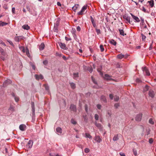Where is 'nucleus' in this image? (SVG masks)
Here are the masks:
<instances>
[{
  "label": "nucleus",
  "mask_w": 156,
  "mask_h": 156,
  "mask_svg": "<svg viewBox=\"0 0 156 156\" xmlns=\"http://www.w3.org/2000/svg\"><path fill=\"white\" fill-rule=\"evenodd\" d=\"M133 154H134V155L135 156H136L137 155V151H136L135 149H133Z\"/></svg>",
  "instance_id": "864d4df0"
},
{
  "label": "nucleus",
  "mask_w": 156,
  "mask_h": 156,
  "mask_svg": "<svg viewBox=\"0 0 156 156\" xmlns=\"http://www.w3.org/2000/svg\"><path fill=\"white\" fill-rule=\"evenodd\" d=\"M31 108L32 111L33 112V115L34 116L35 115V108H34V102H31Z\"/></svg>",
  "instance_id": "f8f14e48"
},
{
  "label": "nucleus",
  "mask_w": 156,
  "mask_h": 156,
  "mask_svg": "<svg viewBox=\"0 0 156 156\" xmlns=\"http://www.w3.org/2000/svg\"><path fill=\"white\" fill-rule=\"evenodd\" d=\"M86 136L87 137L90 139L92 138V136L89 133H86L85 134Z\"/></svg>",
  "instance_id": "79ce46f5"
},
{
  "label": "nucleus",
  "mask_w": 156,
  "mask_h": 156,
  "mask_svg": "<svg viewBox=\"0 0 156 156\" xmlns=\"http://www.w3.org/2000/svg\"><path fill=\"white\" fill-rule=\"evenodd\" d=\"M148 2L150 4V5L151 7H152L154 5V1L153 0H151L150 1H148Z\"/></svg>",
  "instance_id": "4be33fe9"
},
{
  "label": "nucleus",
  "mask_w": 156,
  "mask_h": 156,
  "mask_svg": "<svg viewBox=\"0 0 156 156\" xmlns=\"http://www.w3.org/2000/svg\"><path fill=\"white\" fill-rule=\"evenodd\" d=\"M101 100L103 101L104 102H106L107 100L105 96L102 95L101 97Z\"/></svg>",
  "instance_id": "393cba45"
},
{
  "label": "nucleus",
  "mask_w": 156,
  "mask_h": 156,
  "mask_svg": "<svg viewBox=\"0 0 156 156\" xmlns=\"http://www.w3.org/2000/svg\"><path fill=\"white\" fill-rule=\"evenodd\" d=\"M78 5H77V6L75 5L73 6L72 7V9L75 12L76 11V10L77 9V8H78Z\"/></svg>",
  "instance_id": "4c0bfd02"
},
{
  "label": "nucleus",
  "mask_w": 156,
  "mask_h": 156,
  "mask_svg": "<svg viewBox=\"0 0 156 156\" xmlns=\"http://www.w3.org/2000/svg\"><path fill=\"white\" fill-rule=\"evenodd\" d=\"M148 95L151 98H153L154 96V92L152 90H150L148 93Z\"/></svg>",
  "instance_id": "1a4fd4ad"
},
{
  "label": "nucleus",
  "mask_w": 156,
  "mask_h": 156,
  "mask_svg": "<svg viewBox=\"0 0 156 156\" xmlns=\"http://www.w3.org/2000/svg\"><path fill=\"white\" fill-rule=\"evenodd\" d=\"M136 81L137 83H140L141 82V80H140L139 78L136 79Z\"/></svg>",
  "instance_id": "0e129e2a"
},
{
  "label": "nucleus",
  "mask_w": 156,
  "mask_h": 156,
  "mask_svg": "<svg viewBox=\"0 0 156 156\" xmlns=\"http://www.w3.org/2000/svg\"><path fill=\"white\" fill-rule=\"evenodd\" d=\"M119 154L121 156H126L125 154L123 153H120Z\"/></svg>",
  "instance_id": "774afa93"
},
{
  "label": "nucleus",
  "mask_w": 156,
  "mask_h": 156,
  "mask_svg": "<svg viewBox=\"0 0 156 156\" xmlns=\"http://www.w3.org/2000/svg\"><path fill=\"white\" fill-rule=\"evenodd\" d=\"M119 106V105L118 103H116L114 105V107L115 108H117Z\"/></svg>",
  "instance_id": "3c124183"
},
{
  "label": "nucleus",
  "mask_w": 156,
  "mask_h": 156,
  "mask_svg": "<svg viewBox=\"0 0 156 156\" xmlns=\"http://www.w3.org/2000/svg\"><path fill=\"white\" fill-rule=\"evenodd\" d=\"M44 47V45L43 43H42L39 46V48L40 50H42Z\"/></svg>",
  "instance_id": "aec40b11"
},
{
  "label": "nucleus",
  "mask_w": 156,
  "mask_h": 156,
  "mask_svg": "<svg viewBox=\"0 0 156 156\" xmlns=\"http://www.w3.org/2000/svg\"><path fill=\"white\" fill-rule=\"evenodd\" d=\"M35 78L36 80L43 79L44 78L43 76L41 75H38L36 74L35 75Z\"/></svg>",
  "instance_id": "ddd939ff"
},
{
  "label": "nucleus",
  "mask_w": 156,
  "mask_h": 156,
  "mask_svg": "<svg viewBox=\"0 0 156 156\" xmlns=\"http://www.w3.org/2000/svg\"><path fill=\"white\" fill-rule=\"evenodd\" d=\"M84 151L86 153H88L90 151V150L88 148H86L85 149Z\"/></svg>",
  "instance_id": "de8ad7c7"
},
{
  "label": "nucleus",
  "mask_w": 156,
  "mask_h": 156,
  "mask_svg": "<svg viewBox=\"0 0 156 156\" xmlns=\"http://www.w3.org/2000/svg\"><path fill=\"white\" fill-rule=\"evenodd\" d=\"M59 45L61 48L62 49L64 50H66L67 49V47H66V44H65L60 43L59 44Z\"/></svg>",
  "instance_id": "2eb2a0df"
},
{
  "label": "nucleus",
  "mask_w": 156,
  "mask_h": 156,
  "mask_svg": "<svg viewBox=\"0 0 156 156\" xmlns=\"http://www.w3.org/2000/svg\"><path fill=\"white\" fill-rule=\"evenodd\" d=\"M101 51L103 52L104 50V48L103 46L102 45H101L100 46Z\"/></svg>",
  "instance_id": "a19ab883"
},
{
  "label": "nucleus",
  "mask_w": 156,
  "mask_h": 156,
  "mask_svg": "<svg viewBox=\"0 0 156 156\" xmlns=\"http://www.w3.org/2000/svg\"><path fill=\"white\" fill-rule=\"evenodd\" d=\"M149 123L151 124H154V122L153 120V119L151 118L149 120Z\"/></svg>",
  "instance_id": "ea45409f"
},
{
  "label": "nucleus",
  "mask_w": 156,
  "mask_h": 156,
  "mask_svg": "<svg viewBox=\"0 0 156 156\" xmlns=\"http://www.w3.org/2000/svg\"><path fill=\"white\" fill-rule=\"evenodd\" d=\"M92 80L93 81V82H94V83L95 84H97V83L96 81H95V79L93 78V77H91Z\"/></svg>",
  "instance_id": "5fc2aeb1"
},
{
  "label": "nucleus",
  "mask_w": 156,
  "mask_h": 156,
  "mask_svg": "<svg viewBox=\"0 0 156 156\" xmlns=\"http://www.w3.org/2000/svg\"><path fill=\"white\" fill-rule=\"evenodd\" d=\"M26 126L23 124H21L19 126L20 129L22 131H25L26 130Z\"/></svg>",
  "instance_id": "9d476101"
},
{
  "label": "nucleus",
  "mask_w": 156,
  "mask_h": 156,
  "mask_svg": "<svg viewBox=\"0 0 156 156\" xmlns=\"http://www.w3.org/2000/svg\"><path fill=\"white\" fill-rule=\"evenodd\" d=\"M149 88V86L147 85H146L145 87L144 88V91H146L148 90Z\"/></svg>",
  "instance_id": "e433bc0d"
},
{
  "label": "nucleus",
  "mask_w": 156,
  "mask_h": 156,
  "mask_svg": "<svg viewBox=\"0 0 156 156\" xmlns=\"http://www.w3.org/2000/svg\"><path fill=\"white\" fill-rule=\"evenodd\" d=\"M70 108L71 111H72L74 112H76V106L73 105H71Z\"/></svg>",
  "instance_id": "dca6fc26"
},
{
  "label": "nucleus",
  "mask_w": 156,
  "mask_h": 156,
  "mask_svg": "<svg viewBox=\"0 0 156 156\" xmlns=\"http://www.w3.org/2000/svg\"><path fill=\"white\" fill-rule=\"evenodd\" d=\"M95 140L98 143H100L102 141V139L100 136H95Z\"/></svg>",
  "instance_id": "9b49d317"
},
{
  "label": "nucleus",
  "mask_w": 156,
  "mask_h": 156,
  "mask_svg": "<svg viewBox=\"0 0 156 156\" xmlns=\"http://www.w3.org/2000/svg\"><path fill=\"white\" fill-rule=\"evenodd\" d=\"M119 99V97L118 96L115 95V96L114 100L115 101H118Z\"/></svg>",
  "instance_id": "72a5a7b5"
},
{
  "label": "nucleus",
  "mask_w": 156,
  "mask_h": 156,
  "mask_svg": "<svg viewBox=\"0 0 156 156\" xmlns=\"http://www.w3.org/2000/svg\"><path fill=\"white\" fill-rule=\"evenodd\" d=\"M25 38V37L23 36H17L16 37H15V41L19 42L21 40H23Z\"/></svg>",
  "instance_id": "0eeeda50"
},
{
  "label": "nucleus",
  "mask_w": 156,
  "mask_h": 156,
  "mask_svg": "<svg viewBox=\"0 0 156 156\" xmlns=\"http://www.w3.org/2000/svg\"><path fill=\"white\" fill-rule=\"evenodd\" d=\"M22 27L24 29L26 30H28L30 28V27L27 24H26L23 26Z\"/></svg>",
  "instance_id": "6ab92c4d"
},
{
  "label": "nucleus",
  "mask_w": 156,
  "mask_h": 156,
  "mask_svg": "<svg viewBox=\"0 0 156 156\" xmlns=\"http://www.w3.org/2000/svg\"><path fill=\"white\" fill-rule=\"evenodd\" d=\"M85 110L87 112L88 111V106H87V105H85Z\"/></svg>",
  "instance_id": "e2e57ef3"
},
{
  "label": "nucleus",
  "mask_w": 156,
  "mask_h": 156,
  "mask_svg": "<svg viewBox=\"0 0 156 156\" xmlns=\"http://www.w3.org/2000/svg\"><path fill=\"white\" fill-rule=\"evenodd\" d=\"M95 126L99 129H102V126L101 125L98 123L97 122H95Z\"/></svg>",
  "instance_id": "f3484780"
},
{
  "label": "nucleus",
  "mask_w": 156,
  "mask_h": 156,
  "mask_svg": "<svg viewBox=\"0 0 156 156\" xmlns=\"http://www.w3.org/2000/svg\"><path fill=\"white\" fill-rule=\"evenodd\" d=\"M27 55L29 57L30 56V53L28 49L26 48L25 50V51Z\"/></svg>",
  "instance_id": "c756f323"
},
{
  "label": "nucleus",
  "mask_w": 156,
  "mask_h": 156,
  "mask_svg": "<svg viewBox=\"0 0 156 156\" xmlns=\"http://www.w3.org/2000/svg\"><path fill=\"white\" fill-rule=\"evenodd\" d=\"M97 108L99 109H101V105H100V104H98L97 105Z\"/></svg>",
  "instance_id": "4d7b16f0"
},
{
  "label": "nucleus",
  "mask_w": 156,
  "mask_h": 156,
  "mask_svg": "<svg viewBox=\"0 0 156 156\" xmlns=\"http://www.w3.org/2000/svg\"><path fill=\"white\" fill-rule=\"evenodd\" d=\"M109 42L111 44L114 45H116L117 44L116 42L113 39H111L109 41Z\"/></svg>",
  "instance_id": "412c9836"
},
{
  "label": "nucleus",
  "mask_w": 156,
  "mask_h": 156,
  "mask_svg": "<svg viewBox=\"0 0 156 156\" xmlns=\"http://www.w3.org/2000/svg\"><path fill=\"white\" fill-rule=\"evenodd\" d=\"M44 86L45 87V90L47 91L49 90V87L48 86L47 84H44Z\"/></svg>",
  "instance_id": "c9c22d12"
},
{
  "label": "nucleus",
  "mask_w": 156,
  "mask_h": 156,
  "mask_svg": "<svg viewBox=\"0 0 156 156\" xmlns=\"http://www.w3.org/2000/svg\"><path fill=\"white\" fill-rule=\"evenodd\" d=\"M0 58L3 60H4L5 59V58L7 56V54L6 53L5 51L1 53Z\"/></svg>",
  "instance_id": "7ed1b4c3"
},
{
  "label": "nucleus",
  "mask_w": 156,
  "mask_h": 156,
  "mask_svg": "<svg viewBox=\"0 0 156 156\" xmlns=\"http://www.w3.org/2000/svg\"><path fill=\"white\" fill-rule=\"evenodd\" d=\"M95 29L97 32V33L98 35H99V34L101 33V31L100 29H97V28H95Z\"/></svg>",
  "instance_id": "37998d69"
},
{
  "label": "nucleus",
  "mask_w": 156,
  "mask_h": 156,
  "mask_svg": "<svg viewBox=\"0 0 156 156\" xmlns=\"http://www.w3.org/2000/svg\"><path fill=\"white\" fill-rule=\"evenodd\" d=\"M65 38L66 40V41H70V40H71V38H69V37H65Z\"/></svg>",
  "instance_id": "13d9d810"
},
{
  "label": "nucleus",
  "mask_w": 156,
  "mask_h": 156,
  "mask_svg": "<svg viewBox=\"0 0 156 156\" xmlns=\"http://www.w3.org/2000/svg\"><path fill=\"white\" fill-rule=\"evenodd\" d=\"M142 11H144V12H146V9H145V8L144 7H142Z\"/></svg>",
  "instance_id": "338daca9"
},
{
  "label": "nucleus",
  "mask_w": 156,
  "mask_h": 156,
  "mask_svg": "<svg viewBox=\"0 0 156 156\" xmlns=\"http://www.w3.org/2000/svg\"><path fill=\"white\" fill-rule=\"evenodd\" d=\"M153 140L152 138H150L149 139V142L150 144H152L153 142Z\"/></svg>",
  "instance_id": "6e6d98bb"
},
{
  "label": "nucleus",
  "mask_w": 156,
  "mask_h": 156,
  "mask_svg": "<svg viewBox=\"0 0 156 156\" xmlns=\"http://www.w3.org/2000/svg\"><path fill=\"white\" fill-rule=\"evenodd\" d=\"M142 70L144 72H145L146 75L147 76H149L150 75V73L147 67H144L142 68Z\"/></svg>",
  "instance_id": "6e6552de"
},
{
  "label": "nucleus",
  "mask_w": 156,
  "mask_h": 156,
  "mask_svg": "<svg viewBox=\"0 0 156 156\" xmlns=\"http://www.w3.org/2000/svg\"><path fill=\"white\" fill-rule=\"evenodd\" d=\"M109 97L112 100L113 98V95L112 94H110L109 95Z\"/></svg>",
  "instance_id": "603ef678"
},
{
  "label": "nucleus",
  "mask_w": 156,
  "mask_h": 156,
  "mask_svg": "<svg viewBox=\"0 0 156 156\" xmlns=\"http://www.w3.org/2000/svg\"><path fill=\"white\" fill-rule=\"evenodd\" d=\"M119 31L120 34L121 35L124 36L125 35H126V34H125L124 32V31L123 30L119 29Z\"/></svg>",
  "instance_id": "5701e85b"
},
{
  "label": "nucleus",
  "mask_w": 156,
  "mask_h": 156,
  "mask_svg": "<svg viewBox=\"0 0 156 156\" xmlns=\"http://www.w3.org/2000/svg\"><path fill=\"white\" fill-rule=\"evenodd\" d=\"M43 63L45 65H46L48 63V61L47 60H45L43 61Z\"/></svg>",
  "instance_id": "8fccbe9b"
},
{
  "label": "nucleus",
  "mask_w": 156,
  "mask_h": 156,
  "mask_svg": "<svg viewBox=\"0 0 156 156\" xmlns=\"http://www.w3.org/2000/svg\"><path fill=\"white\" fill-rule=\"evenodd\" d=\"M19 48L20 50H21L23 53L25 52V50L24 47L23 46H19Z\"/></svg>",
  "instance_id": "c85d7f7f"
},
{
  "label": "nucleus",
  "mask_w": 156,
  "mask_h": 156,
  "mask_svg": "<svg viewBox=\"0 0 156 156\" xmlns=\"http://www.w3.org/2000/svg\"><path fill=\"white\" fill-rule=\"evenodd\" d=\"M142 114L141 113H140L137 114L135 118V120L136 121H140L142 117Z\"/></svg>",
  "instance_id": "f03ea898"
},
{
  "label": "nucleus",
  "mask_w": 156,
  "mask_h": 156,
  "mask_svg": "<svg viewBox=\"0 0 156 156\" xmlns=\"http://www.w3.org/2000/svg\"><path fill=\"white\" fill-rule=\"evenodd\" d=\"M15 101L16 102H17L19 100V98L18 97H15L14 98Z\"/></svg>",
  "instance_id": "052dcab7"
},
{
  "label": "nucleus",
  "mask_w": 156,
  "mask_h": 156,
  "mask_svg": "<svg viewBox=\"0 0 156 156\" xmlns=\"http://www.w3.org/2000/svg\"><path fill=\"white\" fill-rule=\"evenodd\" d=\"M131 15L132 16L133 18V19H134L135 20V22H139L140 21V20L138 17L134 16L132 13H131Z\"/></svg>",
  "instance_id": "4468645a"
},
{
  "label": "nucleus",
  "mask_w": 156,
  "mask_h": 156,
  "mask_svg": "<svg viewBox=\"0 0 156 156\" xmlns=\"http://www.w3.org/2000/svg\"><path fill=\"white\" fill-rule=\"evenodd\" d=\"M105 78L107 79V80L109 79V78L110 77V76L108 74H105Z\"/></svg>",
  "instance_id": "09e8293b"
},
{
  "label": "nucleus",
  "mask_w": 156,
  "mask_h": 156,
  "mask_svg": "<svg viewBox=\"0 0 156 156\" xmlns=\"http://www.w3.org/2000/svg\"><path fill=\"white\" fill-rule=\"evenodd\" d=\"M118 135L116 134L114 136L113 138V140L114 141H117L119 139L118 138Z\"/></svg>",
  "instance_id": "cd10ccee"
},
{
  "label": "nucleus",
  "mask_w": 156,
  "mask_h": 156,
  "mask_svg": "<svg viewBox=\"0 0 156 156\" xmlns=\"http://www.w3.org/2000/svg\"><path fill=\"white\" fill-rule=\"evenodd\" d=\"M123 18L126 20V22H128L129 23L132 24V21L130 20V18L127 16H123Z\"/></svg>",
  "instance_id": "423d86ee"
},
{
  "label": "nucleus",
  "mask_w": 156,
  "mask_h": 156,
  "mask_svg": "<svg viewBox=\"0 0 156 156\" xmlns=\"http://www.w3.org/2000/svg\"><path fill=\"white\" fill-rule=\"evenodd\" d=\"M79 76L78 73H73V78L74 79H76V78L78 77Z\"/></svg>",
  "instance_id": "7c9ffc66"
},
{
  "label": "nucleus",
  "mask_w": 156,
  "mask_h": 156,
  "mask_svg": "<svg viewBox=\"0 0 156 156\" xmlns=\"http://www.w3.org/2000/svg\"><path fill=\"white\" fill-rule=\"evenodd\" d=\"M88 70L89 71V72L90 73H92V71H93V69L92 67H91L89 69H88Z\"/></svg>",
  "instance_id": "69168bd1"
},
{
  "label": "nucleus",
  "mask_w": 156,
  "mask_h": 156,
  "mask_svg": "<svg viewBox=\"0 0 156 156\" xmlns=\"http://www.w3.org/2000/svg\"><path fill=\"white\" fill-rule=\"evenodd\" d=\"M91 22L92 23V24L93 27L95 28H97V26L96 24L95 21H93Z\"/></svg>",
  "instance_id": "58836bf2"
},
{
  "label": "nucleus",
  "mask_w": 156,
  "mask_h": 156,
  "mask_svg": "<svg viewBox=\"0 0 156 156\" xmlns=\"http://www.w3.org/2000/svg\"><path fill=\"white\" fill-rule=\"evenodd\" d=\"M71 122L73 124H76V122L73 119H71Z\"/></svg>",
  "instance_id": "a18cd8bd"
},
{
  "label": "nucleus",
  "mask_w": 156,
  "mask_h": 156,
  "mask_svg": "<svg viewBox=\"0 0 156 156\" xmlns=\"http://www.w3.org/2000/svg\"><path fill=\"white\" fill-rule=\"evenodd\" d=\"M124 57V55L122 54H119L117 55V58L120 59H121Z\"/></svg>",
  "instance_id": "a878e982"
},
{
  "label": "nucleus",
  "mask_w": 156,
  "mask_h": 156,
  "mask_svg": "<svg viewBox=\"0 0 156 156\" xmlns=\"http://www.w3.org/2000/svg\"><path fill=\"white\" fill-rule=\"evenodd\" d=\"M33 141L32 140H30L26 145L27 147L28 148H31L33 145Z\"/></svg>",
  "instance_id": "20e7f679"
},
{
  "label": "nucleus",
  "mask_w": 156,
  "mask_h": 156,
  "mask_svg": "<svg viewBox=\"0 0 156 156\" xmlns=\"http://www.w3.org/2000/svg\"><path fill=\"white\" fill-rule=\"evenodd\" d=\"M69 84L70 85L71 88H72L73 89H74L76 88V85L73 82H71Z\"/></svg>",
  "instance_id": "bb28decb"
},
{
  "label": "nucleus",
  "mask_w": 156,
  "mask_h": 156,
  "mask_svg": "<svg viewBox=\"0 0 156 156\" xmlns=\"http://www.w3.org/2000/svg\"><path fill=\"white\" fill-rule=\"evenodd\" d=\"M9 109V110L13 111L14 110V108L12 106H10Z\"/></svg>",
  "instance_id": "49530a36"
},
{
  "label": "nucleus",
  "mask_w": 156,
  "mask_h": 156,
  "mask_svg": "<svg viewBox=\"0 0 156 156\" xmlns=\"http://www.w3.org/2000/svg\"><path fill=\"white\" fill-rule=\"evenodd\" d=\"M7 24V23H6L0 22V26H3L6 25Z\"/></svg>",
  "instance_id": "f704fd0d"
},
{
  "label": "nucleus",
  "mask_w": 156,
  "mask_h": 156,
  "mask_svg": "<svg viewBox=\"0 0 156 156\" xmlns=\"http://www.w3.org/2000/svg\"><path fill=\"white\" fill-rule=\"evenodd\" d=\"M94 118L96 120H98L99 119V115L97 114H95L94 115Z\"/></svg>",
  "instance_id": "c03bdc74"
},
{
  "label": "nucleus",
  "mask_w": 156,
  "mask_h": 156,
  "mask_svg": "<svg viewBox=\"0 0 156 156\" xmlns=\"http://www.w3.org/2000/svg\"><path fill=\"white\" fill-rule=\"evenodd\" d=\"M56 56H58L59 57H61V54L60 53H59L58 52H56Z\"/></svg>",
  "instance_id": "680f3d73"
},
{
  "label": "nucleus",
  "mask_w": 156,
  "mask_h": 156,
  "mask_svg": "<svg viewBox=\"0 0 156 156\" xmlns=\"http://www.w3.org/2000/svg\"><path fill=\"white\" fill-rule=\"evenodd\" d=\"M56 130V132L58 133L61 134L62 133V129L60 127H58L57 128Z\"/></svg>",
  "instance_id": "b1692460"
},
{
  "label": "nucleus",
  "mask_w": 156,
  "mask_h": 156,
  "mask_svg": "<svg viewBox=\"0 0 156 156\" xmlns=\"http://www.w3.org/2000/svg\"><path fill=\"white\" fill-rule=\"evenodd\" d=\"M11 81L9 79H7L5 81L3 84V87H6L8 84L11 83Z\"/></svg>",
  "instance_id": "39448f33"
},
{
  "label": "nucleus",
  "mask_w": 156,
  "mask_h": 156,
  "mask_svg": "<svg viewBox=\"0 0 156 156\" xmlns=\"http://www.w3.org/2000/svg\"><path fill=\"white\" fill-rule=\"evenodd\" d=\"M87 5H84L82 8L81 10L78 13L79 15H82L84 14V12L85 10L87 9Z\"/></svg>",
  "instance_id": "f257e3e1"
},
{
  "label": "nucleus",
  "mask_w": 156,
  "mask_h": 156,
  "mask_svg": "<svg viewBox=\"0 0 156 156\" xmlns=\"http://www.w3.org/2000/svg\"><path fill=\"white\" fill-rule=\"evenodd\" d=\"M112 115V112L110 110H108L107 111V116L111 117Z\"/></svg>",
  "instance_id": "2f4dec72"
},
{
  "label": "nucleus",
  "mask_w": 156,
  "mask_h": 156,
  "mask_svg": "<svg viewBox=\"0 0 156 156\" xmlns=\"http://www.w3.org/2000/svg\"><path fill=\"white\" fill-rule=\"evenodd\" d=\"M83 118L84 119V120L85 121H87V118L86 116L83 115Z\"/></svg>",
  "instance_id": "bf43d9fd"
},
{
  "label": "nucleus",
  "mask_w": 156,
  "mask_h": 156,
  "mask_svg": "<svg viewBox=\"0 0 156 156\" xmlns=\"http://www.w3.org/2000/svg\"><path fill=\"white\" fill-rule=\"evenodd\" d=\"M141 36L142 40L145 41L146 38V36L142 34H141Z\"/></svg>",
  "instance_id": "473e14b6"
},
{
  "label": "nucleus",
  "mask_w": 156,
  "mask_h": 156,
  "mask_svg": "<svg viewBox=\"0 0 156 156\" xmlns=\"http://www.w3.org/2000/svg\"><path fill=\"white\" fill-rule=\"evenodd\" d=\"M102 69V66H100L97 69V71L98 72L100 73V74L101 76H102L103 75V73L101 72V70Z\"/></svg>",
  "instance_id": "a211bd4d"
}]
</instances>
